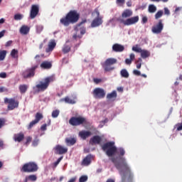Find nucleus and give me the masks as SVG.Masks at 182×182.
<instances>
[{"mask_svg": "<svg viewBox=\"0 0 182 182\" xmlns=\"http://www.w3.org/2000/svg\"><path fill=\"white\" fill-rule=\"evenodd\" d=\"M102 149L104 151H106L108 157H111L109 160L114 164L117 170L119 171L122 182H133V173H132L130 167L126 162V158L123 157L126 154L124 149L119 148L117 150L114 141L104 144Z\"/></svg>", "mask_w": 182, "mask_h": 182, "instance_id": "obj_1", "label": "nucleus"}, {"mask_svg": "<svg viewBox=\"0 0 182 182\" xmlns=\"http://www.w3.org/2000/svg\"><path fill=\"white\" fill-rule=\"evenodd\" d=\"M80 19V14L76 10L70 11L65 17L60 20L61 25L69 26L70 23H76Z\"/></svg>", "mask_w": 182, "mask_h": 182, "instance_id": "obj_2", "label": "nucleus"}, {"mask_svg": "<svg viewBox=\"0 0 182 182\" xmlns=\"http://www.w3.org/2000/svg\"><path fill=\"white\" fill-rule=\"evenodd\" d=\"M54 81L55 77H47L44 79V82L40 81L39 84L33 87V90H36V93H39V92H45V90H46V89L49 87V85L50 84V82Z\"/></svg>", "mask_w": 182, "mask_h": 182, "instance_id": "obj_3", "label": "nucleus"}, {"mask_svg": "<svg viewBox=\"0 0 182 182\" xmlns=\"http://www.w3.org/2000/svg\"><path fill=\"white\" fill-rule=\"evenodd\" d=\"M39 170V166L35 162H28L24 164L22 166L21 171L23 173H36Z\"/></svg>", "mask_w": 182, "mask_h": 182, "instance_id": "obj_4", "label": "nucleus"}, {"mask_svg": "<svg viewBox=\"0 0 182 182\" xmlns=\"http://www.w3.org/2000/svg\"><path fill=\"white\" fill-rule=\"evenodd\" d=\"M116 63H117V59L109 58L101 65L105 72H112V70H114V67H113V65H116Z\"/></svg>", "mask_w": 182, "mask_h": 182, "instance_id": "obj_5", "label": "nucleus"}, {"mask_svg": "<svg viewBox=\"0 0 182 182\" xmlns=\"http://www.w3.org/2000/svg\"><path fill=\"white\" fill-rule=\"evenodd\" d=\"M37 69L38 65H34L31 68H28L22 72V77L23 79H31V77H34Z\"/></svg>", "mask_w": 182, "mask_h": 182, "instance_id": "obj_6", "label": "nucleus"}, {"mask_svg": "<svg viewBox=\"0 0 182 182\" xmlns=\"http://www.w3.org/2000/svg\"><path fill=\"white\" fill-rule=\"evenodd\" d=\"M69 123L71 126H80L81 124H86L87 120L83 117H72Z\"/></svg>", "mask_w": 182, "mask_h": 182, "instance_id": "obj_7", "label": "nucleus"}, {"mask_svg": "<svg viewBox=\"0 0 182 182\" xmlns=\"http://www.w3.org/2000/svg\"><path fill=\"white\" fill-rule=\"evenodd\" d=\"M92 95L95 99H105L106 91L103 88L97 87L92 91Z\"/></svg>", "mask_w": 182, "mask_h": 182, "instance_id": "obj_8", "label": "nucleus"}, {"mask_svg": "<svg viewBox=\"0 0 182 182\" xmlns=\"http://www.w3.org/2000/svg\"><path fill=\"white\" fill-rule=\"evenodd\" d=\"M119 22L123 23L124 26H130L131 25H134L139 22V16L129 18L127 20L120 19Z\"/></svg>", "mask_w": 182, "mask_h": 182, "instance_id": "obj_9", "label": "nucleus"}, {"mask_svg": "<svg viewBox=\"0 0 182 182\" xmlns=\"http://www.w3.org/2000/svg\"><path fill=\"white\" fill-rule=\"evenodd\" d=\"M119 22L123 23L124 26H130L131 25H134L139 22V16L129 18L127 20L120 19Z\"/></svg>", "mask_w": 182, "mask_h": 182, "instance_id": "obj_10", "label": "nucleus"}, {"mask_svg": "<svg viewBox=\"0 0 182 182\" xmlns=\"http://www.w3.org/2000/svg\"><path fill=\"white\" fill-rule=\"evenodd\" d=\"M4 103H8V110H14L19 107V102L16 101L15 99L11 98H5Z\"/></svg>", "mask_w": 182, "mask_h": 182, "instance_id": "obj_11", "label": "nucleus"}, {"mask_svg": "<svg viewBox=\"0 0 182 182\" xmlns=\"http://www.w3.org/2000/svg\"><path fill=\"white\" fill-rule=\"evenodd\" d=\"M164 28V25L163 24V20L160 19L158 23L152 27L151 31L153 33L159 35V33L163 31Z\"/></svg>", "mask_w": 182, "mask_h": 182, "instance_id": "obj_12", "label": "nucleus"}, {"mask_svg": "<svg viewBox=\"0 0 182 182\" xmlns=\"http://www.w3.org/2000/svg\"><path fill=\"white\" fill-rule=\"evenodd\" d=\"M38 14H39V6L38 5H32L31 12H30L31 19H35V18H36Z\"/></svg>", "mask_w": 182, "mask_h": 182, "instance_id": "obj_13", "label": "nucleus"}, {"mask_svg": "<svg viewBox=\"0 0 182 182\" xmlns=\"http://www.w3.org/2000/svg\"><path fill=\"white\" fill-rule=\"evenodd\" d=\"M100 143H102V137L99 135H95L90 139V144H91V146L100 144Z\"/></svg>", "mask_w": 182, "mask_h": 182, "instance_id": "obj_14", "label": "nucleus"}, {"mask_svg": "<svg viewBox=\"0 0 182 182\" xmlns=\"http://www.w3.org/2000/svg\"><path fill=\"white\" fill-rule=\"evenodd\" d=\"M102 23H103V20L102 17H97L91 23V27L97 28V26H100V25H102Z\"/></svg>", "mask_w": 182, "mask_h": 182, "instance_id": "obj_15", "label": "nucleus"}, {"mask_svg": "<svg viewBox=\"0 0 182 182\" xmlns=\"http://www.w3.org/2000/svg\"><path fill=\"white\" fill-rule=\"evenodd\" d=\"M93 159V156L92 154H88L86 157L82 161V166H90L92 163V159Z\"/></svg>", "mask_w": 182, "mask_h": 182, "instance_id": "obj_16", "label": "nucleus"}, {"mask_svg": "<svg viewBox=\"0 0 182 182\" xmlns=\"http://www.w3.org/2000/svg\"><path fill=\"white\" fill-rule=\"evenodd\" d=\"M55 150L57 154H65V153H68V148H65L60 145H57Z\"/></svg>", "mask_w": 182, "mask_h": 182, "instance_id": "obj_17", "label": "nucleus"}, {"mask_svg": "<svg viewBox=\"0 0 182 182\" xmlns=\"http://www.w3.org/2000/svg\"><path fill=\"white\" fill-rule=\"evenodd\" d=\"M92 136V132L90 131H80L79 132V136L82 139V140H86L87 137H90Z\"/></svg>", "mask_w": 182, "mask_h": 182, "instance_id": "obj_18", "label": "nucleus"}, {"mask_svg": "<svg viewBox=\"0 0 182 182\" xmlns=\"http://www.w3.org/2000/svg\"><path fill=\"white\" fill-rule=\"evenodd\" d=\"M112 50L117 53L123 52V50H124V46L119 43H115L112 46Z\"/></svg>", "mask_w": 182, "mask_h": 182, "instance_id": "obj_19", "label": "nucleus"}, {"mask_svg": "<svg viewBox=\"0 0 182 182\" xmlns=\"http://www.w3.org/2000/svg\"><path fill=\"white\" fill-rule=\"evenodd\" d=\"M23 139H25V134H23V132L15 134L14 136V141H18V143H21V141H23Z\"/></svg>", "mask_w": 182, "mask_h": 182, "instance_id": "obj_20", "label": "nucleus"}, {"mask_svg": "<svg viewBox=\"0 0 182 182\" xmlns=\"http://www.w3.org/2000/svg\"><path fill=\"white\" fill-rule=\"evenodd\" d=\"M117 98V92L116 90L112 91L110 93H108L107 95V100H112V102H114L116 99Z\"/></svg>", "mask_w": 182, "mask_h": 182, "instance_id": "obj_21", "label": "nucleus"}, {"mask_svg": "<svg viewBox=\"0 0 182 182\" xmlns=\"http://www.w3.org/2000/svg\"><path fill=\"white\" fill-rule=\"evenodd\" d=\"M133 16V11L130 9H125L122 14V18L126 19L127 18H130Z\"/></svg>", "mask_w": 182, "mask_h": 182, "instance_id": "obj_22", "label": "nucleus"}, {"mask_svg": "<svg viewBox=\"0 0 182 182\" xmlns=\"http://www.w3.org/2000/svg\"><path fill=\"white\" fill-rule=\"evenodd\" d=\"M55 47H56V42H55V40H51L48 43V48L46 49V52L47 53L52 52V50H53V49H55Z\"/></svg>", "mask_w": 182, "mask_h": 182, "instance_id": "obj_23", "label": "nucleus"}, {"mask_svg": "<svg viewBox=\"0 0 182 182\" xmlns=\"http://www.w3.org/2000/svg\"><path fill=\"white\" fill-rule=\"evenodd\" d=\"M30 31L31 28L29 26L23 25L20 28V33L21 35H28Z\"/></svg>", "mask_w": 182, "mask_h": 182, "instance_id": "obj_24", "label": "nucleus"}, {"mask_svg": "<svg viewBox=\"0 0 182 182\" xmlns=\"http://www.w3.org/2000/svg\"><path fill=\"white\" fill-rule=\"evenodd\" d=\"M36 180H38V176H36V174H31L26 176L24 179V182H28V181L35 182L36 181Z\"/></svg>", "mask_w": 182, "mask_h": 182, "instance_id": "obj_25", "label": "nucleus"}, {"mask_svg": "<svg viewBox=\"0 0 182 182\" xmlns=\"http://www.w3.org/2000/svg\"><path fill=\"white\" fill-rule=\"evenodd\" d=\"M71 49H72V46L68 44V42H66L63 46L62 52L63 53L66 55V53H69V52H70Z\"/></svg>", "mask_w": 182, "mask_h": 182, "instance_id": "obj_26", "label": "nucleus"}, {"mask_svg": "<svg viewBox=\"0 0 182 182\" xmlns=\"http://www.w3.org/2000/svg\"><path fill=\"white\" fill-rule=\"evenodd\" d=\"M60 102H65V103H68V105H75L76 103L75 100H72L68 96L60 99Z\"/></svg>", "mask_w": 182, "mask_h": 182, "instance_id": "obj_27", "label": "nucleus"}, {"mask_svg": "<svg viewBox=\"0 0 182 182\" xmlns=\"http://www.w3.org/2000/svg\"><path fill=\"white\" fill-rule=\"evenodd\" d=\"M42 69H50L52 68V63L48 61H44L41 64Z\"/></svg>", "mask_w": 182, "mask_h": 182, "instance_id": "obj_28", "label": "nucleus"}, {"mask_svg": "<svg viewBox=\"0 0 182 182\" xmlns=\"http://www.w3.org/2000/svg\"><path fill=\"white\" fill-rule=\"evenodd\" d=\"M28 85H20L18 86V89H19V91L23 95V93H26V90H28Z\"/></svg>", "mask_w": 182, "mask_h": 182, "instance_id": "obj_29", "label": "nucleus"}, {"mask_svg": "<svg viewBox=\"0 0 182 182\" xmlns=\"http://www.w3.org/2000/svg\"><path fill=\"white\" fill-rule=\"evenodd\" d=\"M141 56L142 59H146L150 56V51L147 50H142L141 52Z\"/></svg>", "mask_w": 182, "mask_h": 182, "instance_id": "obj_30", "label": "nucleus"}, {"mask_svg": "<svg viewBox=\"0 0 182 182\" xmlns=\"http://www.w3.org/2000/svg\"><path fill=\"white\" fill-rule=\"evenodd\" d=\"M129 58H127L125 60L126 65H132V62L134 60V58H135L134 53H131L129 55Z\"/></svg>", "mask_w": 182, "mask_h": 182, "instance_id": "obj_31", "label": "nucleus"}, {"mask_svg": "<svg viewBox=\"0 0 182 182\" xmlns=\"http://www.w3.org/2000/svg\"><path fill=\"white\" fill-rule=\"evenodd\" d=\"M65 143H67L68 146H73L76 143V139L75 138H67Z\"/></svg>", "mask_w": 182, "mask_h": 182, "instance_id": "obj_32", "label": "nucleus"}, {"mask_svg": "<svg viewBox=\"0 0 182 182\" xmlns=\"http://www.w3.org/2000/svg\"><path fill=\"white\" fill-rule=\"evenodd\" d=\"M120 75L122 77H124L125 79H127L129 76V72L126 69H122L120 71Z\"/></svg>", "mask_w": 182, "mask_h": 182, "instance_id": "obj_33", "label": "nucleus"}, {"mask_svg": "<svg viewBox=\"0 0 182 182\" xmlns=\"http://www.w3.org/2000/svg\"><path fill=\"white\" fill-rule=\"evenodd\" d=\"M148 11H149V14H154V12H156V11H157V7H156V6H154V4H150L148 7Z\"/></svg>", "mask_w": 182, "mask_h": 182, "instance_id": "obj_34", "label": "nucleus"}, {"mask_svg": "<svg viewBox=\"0 0 182 182\" xmlns=\"http://www.w3.org/2000/svg\"><path fill=\"white\" fill-rule=\"evenodd\" d=\"M42 119H43V114H42V113H41V112H37L36 114L34 120L37 121V122L39 123V122H41V120H42Z\"/></svg>", "mask_w": 182, "mask_h": 182, "instance_id": "obj_35", "label": "nucleus"}, {"mask_svg": "<svg viewBox=\"0 0 182 182\" xmlns=\"http://www.w3.org/2000/svg\"><path fill=\"white\" fill-rule=\"evenodd\" d=\"M86 22H87V20H86V18L82 20L80 23H79L75 26L74 31H75V32H77L79 31V28H80V26L83 25V23H86Z\"/></svg>", "mask_w": 182, "mask_h": 182, "instance_id": "obj_36", "label": "nucleus"}, {"mask_svg": "<svg viewBox=\"0 0 182 182\" xmlns=\"http://www.w3.org/2000/svg\"><path fill=\"white\" fill-rule=\"evenodd\" d=\"M6 57V50H0V62Z\"/></svg>", "mask_w": 182, "mask_h": 182, "instance_id": "obj_37", "label": "nucleus"}, {"mask_svg": "<svg viewBox=\"0 0 182 182\" xmlns=\"http://www.w3.org/2000/svg\"><path fill=\"white\" fill-rule=\"evenodd\" d=\"M60 113V112L59 111V109H55L53 110L52 112V117H53V119H56V117H58V116H59V114Z\"/></svg>", "mask_w": 182, "mask_h": 182, "instance_id": "obj_38", "label": "nucleus"}, {"mask_svg": "<svg viewBox=\"0 0 182 182\" xmlns=\"http://www.w3.org/2000/svg\"><path fill=\"white\" fill-rule=\"evenodd\" d=\"M11 56L13 57L14 59L18 58V50L16 49H13L11 52Z\"/></svg>", "mask_w": 182, "mask_h": 182, "instance_id": "obj_39", "label": "nucleus"}, {"mask_svg": "<svg viewBox=\"0 0 182 182\" xmlns=\"http://www.w3.org/2000/svg\"><path fill=\"white\" fill-rule=\"evenodd\" d=\"M141 62H143V60H141V58H138V60L135 62L136 65V68L138 69H141Z\"/></svg>", "mask_w": 182, "mask_h": 182, "instance_id": "obj_40", "label": "nucleus"}, {"mask_svg": "<svg viewBox=\"0 0 182 182\" xmlns=\"http://www.w3.org/2000/svg\"><path fill=\"white\" fill-rule=\"evenodd\" d=\"M35 124H38V122L36 119L30 122V124L28 126V129H31L32 127H33V126H35Z\"/></svg>", "mask_w": 182, "mask_h": 182, "instance_id": "obj_41", "label": "nucleus"}, {"mask_svg": "<svg viewBox=\"0 0 182 182\" xmlns=\"http://www.w3.org/2000/svg\"><path fill=\"white\" fill-rule=\"evenodd\" d=\"M163 16V11L159 10L157 11V13L155 14V19H159Z\"/></svg>", "mask_w": 182, "mask_h": 182, "instance_id": "obj_42", "label": "nucleus"}, {"mask_svg": "<svg viewBox=\"0 0 182 182\" xmlns=\"http://www.w3.org/2000/svg\"><path fill=\"white\" fill-rule=\"evenodd\" d=\"M23 18V15L17 14L14 15V19L15 21H21Z\"/></svg>", "mask_w": 182, "mask_h": 182, "instance_id": "obj_43", "label": "nucleus"}, {"mask_svg": "<svg viewBox=\"0 0 182 182\" xmlns=\"http://www.w3.org/2000/svg\"><path fill=\"white\" fill-rule=\"evenodd\" d=\"M132 50H134V52H136L137 53H141V51L143 50L141 49V48H139L137 46H134V47H132Z\"/></svg>", "mask_w": 182, "mask_h": 182, "instance_id": "obj_44", "label": "nucleus"}, {"mask_svg": "<svg viewBox=\"0 0 182 182\" xmlns=\"http://www.w3.org/2000/svg\"><path fill=\"white\" fill-rule=\"evenodd\" d=\"M36 28L37 33H41V32L43 31V26H41V25L36 26Z\"/></svg>", "mask_w": 182, "mask_h": 182, "instance_id": "obj_45", "label": "nucleus"}, {"mask_svg": "<svg viewBox=\"0 0 182 182\" xmlns=\"http://www.w3.org/2000/svg\"><path fill=\"white\" fill-rule=\"evenodd\" d=\"M87 176L84 175L82 176L80 178H79V182H86L87 181Z\"/></svg>", "mask_w": 182, "mask_h": 182, "instance_id": "obj_46", "label": "nucleus"}, {"mask_svg": "<svg viewBox=\"0 0 182 182\" xmlns=\"http://www.w3.org/2000/svg\"><path fill=\"white\" fill-rule=\"evenodd\" d=\"M6 119L5 118H0V129H2L3 126H5Z\"/></svg>", "mask_w": 182, "mask_h": 182, "instance_id": "obj_47", "label": "nucleus"}, {"mask_svg": "<svg viewBox=\"0 0 182 182\" xmlns=\"http://www.w3.org/2000/svg\"><path fill=\"white\" fill-rule=\"evenodd\" d=\"M26 142H25V144L26 146H28V144H30L31 141H32V136H27L26 138Z\"/></svg>", "mask_w": 182, "mask_h": 182, "instance_id": "obj_48", "label": "nucleus"}, {"mask_svg": "<svg viewBox=\"0 0 182 182\" xmlns=\"http://www.w3.org/2000/svg\"><path fill=\"white\" fill-rule=\"evenodd\" d=\"M38 144H39V139H36L33 141L32 143V146H33V147H36V146H38Z\"/></svg>", "mask_w": 182, "mask_h": 182, "instance_id": "obj_49", "label": "nucleus"}, {"mask_svg": "<svg viewBox=\"0 0 182 182\" xmlns=\"http://www.w3.org/2000/svg\"><path fill=\"white\" fill-rule=\"evenodd\" d=\"M133 74L135 75V76H140L141 75V73L137 70H133Z\"/></svg>", "mask_w": 182, "mask_h": 182, "instance_id": "obj_50", "label": "nucleus"}, {"mask_svg": "<svg viewBox=\"0 0 182 182\" xmlns=\"http://www.w3.org/2000/svg\"><path fill=\"white\" fill-rule=\"evenodd\" d=\"M92 14H96L97 18H100V12H99V9H95Z\"/></svg>", "mask_w": 182, "mask_h": 182, "instance_id": "obj_51", "label": "nucleus"}, {"mask_svg": "<svg viewBox=\"0 0 182 182\" xmlns=\"http://www.w3.org/2000/svg\"><path fill=\"white\" fill-rule=\"evenodd\" d=\"M182 7H176L175 11H174V14L176 15H178V12H180V11H181Z\"/></svg>", "mask_w": 182, "mask_h": 182, "instance_id": "obj_52", "label": "nucleus"}, {"mask_svg": "<svg viewBox=\"0 0 182 182\" xmlns=\"http://www.w3.org/2000/svg\"><path fill=\"white\" fill-rule=\"evenodd\" d=\"M62 159H63V156L60 157L55 163L54 166H58L60 161H62Z\"/></svg>", "mask_w": 182, "mask_h": 182, "instance_id": "obj_53", "label": "nucleus"}, {"mask_svg": "<svg viewBox=\"0 0 182 182\" xmlns=\"http://www.w3.org/2000/svg\"><path fill=\"white\" fill-rule=\"evenodd\" d=\"M176 126H177V131L178 132H180V131L182 130V122L180 123V124H178Z\"/></svg>", "mask_w": 182, "mask_h": 182, "instance_id": "obj_54", "label": "nucleus"}, {"mask_svg": "<svg viewBox=\"0 0 182 182\" xmlns=\"http://www.w3.org/2000/svg\"><path fill=\"white\" fill-rule=\"evenodd\" d=\"M93 81L96 83V85H98V83H100V82H102V79L94 78Z\"/></svg>", "mask_w": 182, "mask_h": 182, "instance_id": "obj_55", "label": "nucleus"}, {"mask_svg": "<svg viewBox=\"0 0 182 182\" xmlns=\"http://www.w3.org/2000/svg\"><path fill=\"white\" fill-rule=\"evenodd\" d=\"M164 14L165 15H170V10L167 7L164 8Z\"/></svg>", "mask_w": 182, "mask_h": 182, "instance_id": "obj_56", "label": "nucleus"}, {"mask_svg": "<svg viewBox=\"0 0 182 182\" xmlns=\"http://www.w3.org/2000/svg\"><path fill=\"white\" fill-rule=\"evenodd\" d=\"M147 21H148L147 16H144V17H142L141 22H142L143 23H147Z\"/></svg>", "mask_w": 182, "mask_h": 182, "instance_id": "obj_57", "label": "nucleus"}, {"mask_svg": "<svg viewBox=\"0 0 182 182\" xmlns=\"http://www.w3.org/2000/svg\"><path fill=\"white\" fill-rule=\"evenodd\" d=\"M80 33H81V35H85L86 33V28H80Z\"/></svg>", "mask_w": 182, "mask_h": 182, "instance_id": "obj_58", "label": "nucleus"}, {"mask_svg": "<svg viewBox=\"0 0 182 182\" xmlns=\"http://www.w3.org/2000/svg\"><path fill=\"white\" fill-rule=\"evenodd\" d=\"M0 77H1L2 79H5V77H6V73H0Z\"/></svg>", "mask_w": 182, "mask_h": 182, "instance_id": "obj_59", "label": "nucleus"}, {"mask_svg": "<svg viewBox=\"0 0 182 182\" xmlns=\"http://www.w3.org/2000/svg\"><path fill=\"white\" fill-rule=\"evenodd\" d=\"M47 126H48V125H46V124H43V125L41 127V129L43 130V132H45V130H46Z\"/></svg>", "mask_w": 182, "mask_h": 182, "instance_id": "obj_60", "label": "nucleus"}, {"mask_svg": "<svg viewBox=\"0 0 182 182\" xmlns=\"http://www.w3.org/2000/svg\"><path fill=\"white\" fill-rule=\"evenodd\" d=\"M5 36V30H3L2 31L0 32V39L1 38H4Z\"/></svg>", "mask_w": 182, "mask_h": 182, "instance_id": "obj_61", "label": "nucleus"}, {"mask_svg": "<svg viewBox=\"0 0 182 182\" xmlns=\"http://www.w3.org/2000/svg\"><path fill=\"white\" fill-rule=\"evenodd\" d=\"M76 176L73 177V178H71L68 182H75L76 181Z\"/></svg>", "mask_w": 182, "mask_h": 182, "instance_id": "obj_62", "label": "nucleus"}, {"mask_svg": "<svg viewBox=\"0 0 182 182\" xmlns=\"http://www.w3.org/2000/svg\"><path fill=\"white\" fill-rule=\"evenodd\" d=\"M126 0H117V4H124Z\"/></svg>", "mask_w": 182, "mask_h": 182, "instance_id": "obj_63", "label": "nucleus"}, {"mask_svg": "<svg viewBox=\"0 0 182 182\" xmlns=\"http://www.w3.org/2000/svg\"><path fill=\"white\" fill-rule=\"evenodd\" d=\"M106 182H116L114 179L112 178H108Z\"/></svg>", "mask_w": 182, "mask_h": 182, "instance_id": "obj_64", "label": "nucleus"}]
</instances>
